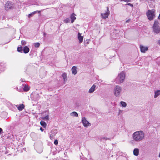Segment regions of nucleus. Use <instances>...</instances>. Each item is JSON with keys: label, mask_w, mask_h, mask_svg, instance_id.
Segmentation results:
<instances>
[{"label": "nucleus", "mask_w": 160, "mask_h": 160, "mask_svg": "<svg viewBox=\"0 0 160 160\" xmlns=\"http://www.w3.org/2000/svg\"><path fill=\"white\" fill-rule=\"evenodd\" d=\"M144 133L143 131L140 130L136 131L132 134V138L134 141L138 142L142 141L144 138Z\"/></svg>", "instance_id": "1"}, {"label": "nucleus", "mask_w": 160, "mask_h": 160, "mask_svg": "<svg viewBox=\"0 0 160 160\" xmlns=\"http://www.w3.org/2000/svg\"><path fill=\"white\" fill-rule=\"evenodd\" d=\"M125 77V73L124 72H122L117 77L115 81L117 84L122 83L124 80Z\"/></svg>", "instance_id": "2"}, {"label": "nucleus", "mask_w": 160, "mask_h": 160, "mask_svg": "<svg viewBox=\"0 0 160 160\" xmlns=\"http://www.w3.org/2000/svg\"><path fill=\"white\" fill-rule=\"evenodd\" d=\"M152 31L154 33L158 34L160 32V26L158 21H155L152 26Z\"/></svg>", "instance_id": "3"}, {"label": "nucleus", "mask_w": 160, "mask_h": 160, "mask_svg": "<svg viewBox=\"0 0 160 160\" xmlns=\"http://www.w3.org/2000/svg\"><path fill=\"white\" fill-rule=\"evenodd\" d=\"M155 11L153 10H148L147 13V15L149 20H152L154 18L155 16Z\"/></svg>", "instance_id": "4"}, {"label": "nucleus", "mask_w": 160, "mask_h": 160, "mask_svg": "<svg viewBox=\"0 0 160 160\" xmlns=\"http://www.w3.org/2000/svg\"><path fill=\"white\" fill-rule=\"evenodd\" d=\"M15 8L14 4L10 2H7L5 5V9L7 11L14 9Z\"/></svg>", "instance_id": "5"}, {"label": "nucleus", "mask_w": 160, "mask_h": 160, "mask_svg": "<svg viewBox=\"0 0 160 160\" xmlns=\"http://www.w3.org/2000/svg\"><path fill=\"white\" fill-rule=\"evenodd\" d=\"M122 88L121 87L118 86H116L114 89V93L116 97H118L120 96Z\"/></svg>", "instance_id": "6"}, {"label": "nucleus", "mask_w": 160, "mask_h": 160, "mask_svg": "<svg viewBox=\"0 0 160 160\" xmlns=\"http://www.w3.org/2000/svg\"><path fill=\"white\" fill-rule=\"evenodd\" d=\"M82 122L84 127H87L91 126V124L86 119L85 117H82Z\"/></svg>", "instance_id": "7"}, {"label": "nucleus", "mask_w": 160, "mask_h": 160, "mask_svg": "<svg viewBox=\"0 0 160 160\" xmlns=\"http://www.w3.org/2000/svg\"><path fill=\"white\" fill-rule=\"evenodd\" d=\"M110 14V11L108 9V7H107V11L104 13H102L101 14V16L102 17V18L104 19H106L108 17V15Z\"/></svg>", "instance_id": "8"}, {"label": "nucleus", "mask_w": 160, "mask_h": 160, "mask_svg": "<svg viewBox=\"0 0 160 160\" xmlns=\"http://www.w3.org/2000/svg\"><path fill=\"white\" fill-rule=\"evenodd\" d=\"M5 103L10 109L13 110L15 108L14 105H13L10 102L6 101Z\"/></svg>", "instance_id": "9"}, {"label": "nucleus", "mask_w": 160, "mask_h": 160, "mask_svg": "<svg viewBox=\"0 0 160 160\" xmlns=\"http://www.w3.org/2000/svg\"><path fill=\"white\" fill-rule=\"evenodd\" d=\"M78 38L80 43H82L83 41V37L81 36V34L80 32H78Z\"/></svg>", "instance_id": "10"}, {"label": "nucleus", "mask_w": 160, "mask_h": 160, "mask_svg": "<svg viewBox=\"0 0 160 160\" xmlns=\"http://www.w3.org/2000/svg\"><path fill=\"white\" fill-rule=\"evenodd\" d=\"M141 51L142 52L144 53L145 52L148 50V47H144L142 45L140 46Z\"/></svg>", "instance_id": "11"}, {"label": "nucleus", "mask_w": 160, "mask_h": 160, "mask_svg": "<svg viewBox=\"0 0 160 160\" xmlns=\"http://www.w3.org/2000/svg\"><path fill=\"white\" fill-rule=\"evenodd\" d=\"M76 15L74 13H72L71 14L70 16V18L71 20V23H72L76 19Z\"/></svg>", "instance_id": "12"}, {"label": "nucleus", "mask_w": 160, "mask_h": 160, "mask_svg": "<svg viewBox=\"0 0 160 160\" xmlns=\"http://www.w3.org/2000/svg\"><path fill=\"white\" fill-rule=\"evenodd\" d=\"M96 87V85L94 84L89 89L88 92L90 93H92L94 91Z\"/></svg>", "instance_id": "13"}, {"label": "nucleus", "mask_w": 160, "mask_h": 160, "mask_svg": "<svg viewBox=\"0 0 160 160\" xmlns=\"http://www.w3.org/2000/svg\"><path fill=\"white\" fill-rule=\"evenodd\" d=\"M16 107L18 109L19 111H22L24 108V106L22 104H20L19 106L16 105Z\"/></svg>", "instance_id": "14"}, {"label": "nucleus", "mask_w": 160, "mask_h": 160, "mask_svg": "<svg viewBox=\"0 0 160 160\" xmlns=\"http://www.w3.org/2000/svg\"><path fill=\"white\" fill-rule=\"evenodd\" d=\"M30 87L27 84H25L23 88V90L25 92H28L30 89Z\"/></svg>", "instance_id": "15"}, {"label": "nucleus", "mask_w": 160, "mask_h": 160, "mask_svg": "<svg viewBox=\"0 0 160 160\" xmlns=\"http://www.w3.org/2000/svg\"><path fill=\"white\" fill-rule=\"evenodd\" d=\"M23 51L25 53H27L29 52V49L27 46H25L23 48Z\"/></svg>", "instance_id": "16"}, {"label": "nucleus", "mask_w": 160, "mask_h": 160, "mask_svg": "<svg viewBox=\"0 0 160 160\" xmlns=\"http://www.w3.org/2000/svg\"><path fill=\"white\" fill-rule=\"evenodd\" d=\"M50 135V138L51 139H52L54 138L56 133H55V132H54V131H52Z\"/></svg>", "instance_id": "17"}, {"label": "nucleus", "mask_w": 160, "mask_h": 160, "mask_svg": "<svg viewBox=\"0 0 160 160\" xmlns=\"http://www.w3.org/2000/svg\"><path fill=\"white\" fill-rule=\"evenodd\" d=\"M154 98H156L160 95V90L156 91L154 92Z\"/></svg>", "instance_id": "18"}, {"label": "nucleus", "mask_w": 160, "mask_h": 160, "mask_svg": "<svg viewBox=\"0 0 160 160\" xmlns=\"http://www.w3.org/2000/svg\"><path fill=\"white\" fill-rule=\"evenodd\" d=\"M72 74L75 75L77 73V68L75 66H73L72 68Z\"/></svg>", "instance_id": "19"}, {"label": "nucleus", "mask_w": 160, "mask_h": 160, "mask_svg": "<svg viewBox=\"0 0 160 160\" xmlns=\"http://www.w3.org/2000/svg\"><path fill=\"white\" fill-rule=\"evenodd\" d=\"M41 12V11H34L33 12H32L31 13L29 14L28 16V17L29 18L31 17H32L33 15L35 13H40Z\"/></svg>", "instance_id": "20"}, {"label": "nucleus", "mask_w": 160, "mask_h": 160, "mask_svg": "<svg viewBox=\"0 0 160 160\" xmlns=\"http://www.w3.org/2000/svg\"><path fill=\"white\" fill-rule=\"evenodd\" d=\"M139 154V149L138 148H135L133 150V154L135 156H137Z\"/></svg>", "instance_id": "21"}, {"label": "nucleus", "mask_w": 160, "mask_h": 160, "mask_svg": "<svg viewBox=\"0 0 160 160\" xmlns=\"http://www.w3.org/2000/svg\"><path fill=\"white\" fill-rule=\"evenodd\" d=\"M62 77L63 78L64 83H65V82L67 80V74L64 73L62 74Z\"/></svg>", "instance_id": "22"}, {"label": "nucleus", "mask_w": 160, "mask_h": 160, "mask_svg": "<svg viewBox=\"0 0 160 160\" xmlns=\"http://www.w3.org/2000/svg\"><path fill=\"white\" fill-rule=\"evenodd\" d=\"M71 116L75 117H78V113L76 112H73L70 113Z\"/></svg>", "instance_id": "23"}, {"label": "nucleus", "mask_w": 160, "mask_h": 160, "mask_svg": "<svg viewBox=\"0 0 160 160\" xmlns=\"http://www.w3.org/2000/svg\"><path fill=\"white\" fill-rule=\"evenodd\" d=\"M41 125L44 128L46 126V124L45 122L43 121H41L40 122Z\"/></svg>", "instance_id": "24"}, {"label": "nucleus", "mask_w": 160, "mask_h": 160, "mask_svg": "<svg viewBox=\"0 0 160 160\" xmlns=\"http://www.w3.org/2000/svg\"><path fill=\"white\" fill-rule=\"evenodd\" d=\"M22 48V47H18L17 48V51L18 52H22L23 51Z\"/></svg>", "instance_id": "25"}, {"label": "nucleus", "mask_w": 160, "mask_h": 160, "mask_svg": "<svg viewBox=\"0 0 160 160\" xmlns=\"http://www.w3.org/2000/svg\"><path fill=\"white\" fill-rule=\"evenodd\" d=\"M120 103H121V105L123 107H125L127 106L126 103L125 102H124L121 101L120 102Z\"/></svg>", "instance_id": "26"}, {"label": "nucleus", "mask_w": 160, "mask_h": 160, "mask_svg": "<svg viewBox=\"0 0 160 160\" xmlns=\"http://www.w3.org/2000/svg\"><path fill=\"white\" fill-rule=\"evenodd\" d=\"M63 22L65 23H68L70 22V20L68 18H67L64 20Z\"/></svg>", "instance_id": "27"}, {"label": "nucleus", "mask_w": 160, "mask_h": 160, "mask_svg": "<svg viewBox=\"0 0 160 160\" xmlns=\"http://www.w3.org/2000/svg\"><path fill=\"white\" fill-rule=\"evenodd\" d=\"M49 119V117H48V115H47V116H46L44 117H42V119L44 120H48Z\"/></svg>", "instance_id": "28"}, {"label": "nucleus", "mask_w": 160, "mask_h": 160, "mask_svg": "<svg viewBox=\"0 0 160 160\" xmlns=\"http://www.w3.org/2000/svg\"><path fill=\"white\" fill-rule=\"evenodd\" d=\"M114 136L112 137V138H105V137H102V138H101V139H105V140H111V139H112L113 138H114Z\"/></svg>", "instance_id": "29"}, {"label": "nucleus", "mask_w": 160, "mask_h": 160, "mask_svg": "<svg viewBox=\"0 0 160 160\" xmlns=\"http://www.w3.org/2000/svg\"><path fill=\"white\" fill-rule=\"evenodd\" d=\"M40 45V44L38 42L35 43L34 44V47L35 48H38Z\"/></svg>", "instance_id": "30"}, {"label": "nucleus", "mask_w": 160, "mask_h": 160, "mask_svg": "<svg viewBox=\"0 0 160 160\" xmlns=\"http://www.w3.org/2000/svg\"><path fill=\"white\" fill-rule=\"evenodd\" d=\"M4 70V69L3 67L0 65V73H1L2 71H3Z\"/></svg>", "instance_id": "31"}, {"label": "nucleus", "mask_w": 160, "mask_h": 160, "mask_svg": "<svg viewBox=\"0 0 160 160\" xmlns=\"http://www.w3.org/2000/svg\"><path fill=\"white\" fill-rule=\"evenodd\" d=\"M22 44V45H24L26 44V42L24 40H22L21 42Z\"/></svg>", "instance_id": "32"}, {"label": "nucleus", "mask_w": 160, "mask_h": 160, "mask_svg": "<svg viewBox=\"0 0 160 160\" xmlns=\"http://www.w3.org/2000/svg\"><path fill=\"white\" fill-rule=\"evenodd\" d=\"M125 5H128L130 6V7H133V5L132 4H131L130 3H128L125 4Z\"/></svg>", "instance_id": "33"}, {"label": "nucleus", "mask_w": 160, "mask_h": 160, "mask_svg": "<svg viewBox=\"0 0 160 160\" xmlns=\"http://www.w3.org/2000/svg\"><path fill=\"white\" fill-rule=\"evenodd\" d=\"M54 144L56 145L57 144H58V141L57 140H55L54 142Z\"/></svg>", "instance_id": "34"}, {"label": "nucleus", "mask_w": 160, "mask_h": 160, "mask_svg": "<svg viewBox=\"0 0 160 160\" xmlns=\"http://www.w3.org/2000/svg\"><path fill=\"white\" fill-rule=\"evenodd\" d=\"M121 1H124L127 2H131V0H122Z\"/></svg>", "instance_id": "35"}, {"label": "nucleus", "mask_w": 160, "mask_h": 160, "mask_svg": "<svg viewBox=\"0 0 160 160\" xmlns=\"http://www.w3.org/2000/svg\"><path fill=\"white\" fill-rule=\"evenodd\" d=\"M122 110H119V112H118V115H120L122 113Z\"/></svg>", "instance_id": "36"}, {"label": "nucleus", "mask_w": 160, "mask_h": 160, "mask_svg": "<svg viewBox=\"0 0 160 160\" xmlns=\"http://www.w3.org/2000/svg\"><path fill=\"white\" fill-rule=\"evenodd\" d=\"M2 129L0 128V134H1V132H2Z\"/></svg>", "instance_id": "37"}, {"label": "nucleus", "mask_w": 160, "mask_h": 160, "mask_svg": "<svg viewBox=\"0 0 160 160\" xmlns=\"http://www.w3.org/2000/svg\"><path fill=\"white\" fill-rule=\"evenodd\" d=\"M40 130L42 131H43L44 130V129H43L42 128H40Z\"/></svg>", "instance_id": "38"}, {"label": "nucleus", "mask_w": 160, "mask_h": 160, "mask_svg": "<svg viewBox=\"0 0 160 160\" xmlns=\"http://www.w3.org/2000/svg\"><path fill=\"white\" fill-rule=\"evenodd\" d=\"M130 21V19H128V20H127L126 21V22H129Z\"/></svg>", "instance_id": "39"}, {"label": "nucleus", "mask_w": 160, "mask_h": 160, "mask_svg": "<svg viewBox=\"0 0 160 160\" xmlns=\"http://www.w3.org/2000/svg\"><path fill=\"white\" fill-rule=\"evenodd\" d=\"M158 43L159 45H160V40L158 41Z\"/></svg>", "instance_id": "40"}, {"label": "nucleus", "mask_w": 160, "mask_h": 160, "mask_svg": "<svg viewBox=\"0 0 160 160\" xmlns=\"http://www.w3.org/2000/svg\"><path fill=\"white\" fill-rule=\"evenodd\" d=\"M158 18L159 19H160V13L159 14V16H158Z\"/></svg>", "instance_id": "41"}, {"label": "nucleus", "mask_w": 160, "mask_h": 160, "mask_svg": "<svg viewBox=\"0 0 160 160\" xmlns=\"http://www.w3.org/2000/svg\"><path fill=\"white\" fill-rule=\"evenodd\" d=\"M8 152H7V151H6L5 152V153L6 154L8 153Z\"/></svg>", "instance_id": "42"}, {"label": "nucleus", "mask_w": 160, "mask_h": 160, "mask_svg": "<svg viewBox=\"0 0 160 160\" xmlns=\"http://www.w3.org/2000/svg\"><path fill=\"white\" fill-rule=\"evenodd\" d=\"M102 139H101V140L102 141ZM100 142H101V141H100Z\"/></svg>", "instance_id": "43"}, {"label": "nucleus", "mask_w": 160, "mask_h": 160, "mask_svg": "<svg viewBox=\"0 0 160 160\" xmlns=\"http://www.w3.org/2000/svg\"><path fill=\"white\" fill-rule=\"evenodd\" d=\"M159 157L160 158V153L159 154Z\"/></svg>", "instance_id": "44"}]
</instances>
